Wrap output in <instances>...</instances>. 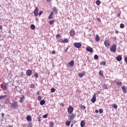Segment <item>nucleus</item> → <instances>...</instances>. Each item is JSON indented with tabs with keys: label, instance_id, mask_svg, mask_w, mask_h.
Segmentation results:
<instances>
[{
	"label": "nucleus",
	"instance_id": "1",
	"mask_svg": "<svg viewBox=\"0 0 127 127\" xmlns=\"http://www.w3.org/2000/svg\"><path fill=\"white\" fill-rule=\"evenodd\" d=\"M10 105H11V108L13 110H17V108H18V103L16 101L10 103Z\"/></svg>",
	"mask_w": 127,
	"mask_h": 127
},
{
	"label": "nucleus",
	"instance_id": "2",
	"mask_svg": "<svg viewBox=\"0 0 127 127\" xmlns=\"http://www.w3.org/2000/svg\"><path fill=\"white\" fill-rule=\"evenodd\" d=\"M117 50V45L116 44H113L111 47H110V51L111 52H116Z\"/></svg>",
	"mask_w": 127,
	"mask_h": 127
},
{
	"label": "nucleus",
	"instance_id": "3",
	"mask_svg": "<svg viewBox=\"0 0 127 127\" xmlns=\"http://www.w3.org/2000/svg\"><path fill=\"white\" fill-rule=\"evenodd\" d=\"M74 111V108L72 106H69L67 108V112L68 113V115H71L73 114V111Z\"/></svg>",
	"mask_w": 127,
	"mask_h": 127
},
{
	"label": "nucleus",
	"instance_id": "4",
	"mask_svg": "<svg viewBox=\"0 0 127 127\" xmlns=\"http://www.w3.org/2000/svg\"><path fill=\"white\" fill-rule=\"evenodd\" d=\"M68 117V118H69L68 119V120L69 121H73V120H74V118H75V117H76V114H74L72 113L71 114H69Z\"/></svg>",
	"mask_w": 127,
	"mask_h": 127
},
{
	"label": "nucleus",
	"instance_id": "5",
	"mask_svg": "<svg viewBox=\"0 0 127 127\" xmlns=\"http://www.w3.org/2000/svg\"><path fill=\"white\" fill-rule=\"evenodd\" d=\"M73 46L75 48H81V46H82V44L81 43H74Z\"/></svg>",
	"mask_w": 127,
	"mask_h": 127
},
{
	"label": "nucleus",
	"instance_id": "6",
	"mask_svg": "<svg viewBox=\"0 0 127 127\" xmlns=\"http://www.w3.org/2000/svg\"><path fill=\"white\" fill-rule=\"evenodd\" d=\"M74 61H71L69 63L67 64V67H69V68H72L74 66Z\"/></svg>",
	"mask_w": 127,
	"mask_h": 127
},
{
	"label": "nucleus",
	"instance_id": "7",
	"mask_svg": "<svg viewBox=\"0 0 127 127\" xmlns=\"http://www.w3.org/2000/svg\"><path fill=\"white\" fill-rule=\"evenodd\" d=\"M86 51H87V52H90V53H93V48L90 46L87 47L86 48Z\"/></svg>",
	"mask_w": 127,
	"mask_h": 127
},
{
	"label": "nucleus",
	"instance_id": "8",
	"mask_svg": "<svg viewBox=\"0 0 127 127\" xmlns=\"http://www.w3.org/2000/svg\"><path fill=\"white\" fill-rule=\"evenodd\" d=\"M26 74L27 76H30L31 75H32V71H31L30 69L27 70Z\"/></svg>",
	"mask_w": 127,
	"mask_h": 127
},
{
	"label": "nucleus",
	"instance_id": "9",
	"mask_svg": "<svg viewBox=\"0 0 127 127\" xmlns=\"http://www.w3.org/2000/svg\"><path fill=\"white\" fill-rule=\"evenodd\" d=\"M97 99L96 98V94H94L93 95L92 98L91 99V102L92 103H95L96 102Z\"/></svg>",
	"mask_w": 127,
	"mask_h": 127
},
{
	"label": "nucleus",
	"instance_id": "10",
	"mask_svg": "<svg viewBox=\"0 0 127 127\" xmlns=\"http://www.w3.org/2000/svg\"><path fill=\"white\" fill-rule=\"evenodd\" d=\"M34 14L35 16H37L38 15V8L36 7L34 11Z\"/></svg>",
	"mask_w": 127,
	"mask_h": 127
},
{
	"label": "nucleus",
	"instance_id": "11",
	"mask_svg": "<svg viewBox=\"0 0 127 127\" xmlns=\"http://www.w3.org/2000/svg\"><path fill=\"white\" fill-rule=\"evenodd\" d=\"M104 44H105L106 47H110V41H109L108 40H106L104 42Z\"/></svg>",
	"mask_w": 127,
	"mask_h": 127
},
{
	"label": "nucleus",
	"instance_id": "12",
	"mask_svg": "<svg viewBox=\"0 0 127 127\" xmlns=\"http://www.w3.org/2000/svg\"><path fill=\"white\" fill-rule=\"evenodd\" d=\"M116 60H117V61L120 62L123 60V57H122V56L119 55L117 57H116Z\"/></svg>",
	"mask_w": 127,
	"mask_h": 127
},
{
	"label": "nucleus",
	"instance_id": "13",
	"mask_svg": "<svg viewBox=\"0 0 127 127\" xmlns=\"http://www.w3.org/2000/svg\"><path fill=\"white\" fill-rule=\"evenodd\" d=\"M85 125H86V122H85V121L82 120L80 122V127H84Z\"/></svg>",
	"mask_w": 127,
	"mask_h": 127
},
{
	"label": "nucleus",
	"instance_id": "14",
	"mask_svg": "<svg viewBox=\"0 0 127 127\" xmlns=\"http://www.w3.org/2000/svg\"><path fill=\"white\" fill-rule=\"evenodd\" d=\"M122 89L123 90V93H124L125 94H126L127 91V87L126 86H122Z\"/></svg>",
	"mask_w": 127,
	"mask_h": 127
},
{
	"label": "nucleus",
	"instance_id": "15",
	"mask_svg": "<svg viewBox=\"0 0 127 127\" xmlns=\"http://www.w3.org/2000/svg\"><path fill=\"white\" fill-rule=\"evenodd\" d=\"M1 88L2 91H5V90H6V89L7 88V86L5 85H1Z\"/></svg>",
	"mask_w": 127,
	"mask_h": 127
},
{
	"label": "nucleus",
	"instance_id": "16",
	"mask_svg": "<svg viewBox=\"0 0 127 127\" xmlns=\"http://www.w3.org/2000/svg\"><path fill=\"white\" fill-rule=\"evenodd\" d=\"M7 97V95H0V100H4V99H6V97Z\"/></svg>",
	"mask_w": 127,
	"mask_h": 127
},
{
	"label": "nucleus",
	"instance_id": "17",
	"mask_svg": "<svg viewBox=\"0 0 127 127\" xmlns=\"http://www.w3.org/2000/svg\"><path fill=\"white\" fill-rule=\"evenodd\" d=\"M53 15H54V13H53V12H51L49 16V19H52V18H53Z\"/></svg>",
	"mask_w": 127,
	"mask_h": 127
},
{
	"label": "nucleus",
	"instance_id": "18",
	"mask_svg": "<svg viewBox=\"0 0 127 127\" xmlns=\"http://www.w3.org/2000/svg\"><path fill=\"white\" fill-rule=\"evenodd\" d=\"M53 10L54 12L58 13V9H57V8H56V7H53Z\"/></svg>",
	"mask_w": 127,
	"mask_h": 127
},
{
	"label": "nucleus",
	"instance_id": "19",
	"mask_svg": "<svg viewBox=\"0 0 127 127\" xmlns=\"http://www.w3.org/2000/svg\"><path fill=\"white\" fill-rule=\"evenodd\" d=\"M62 43H67L68 42V39L66 38H64V40L61 41Z\"/></svg>",
	"mask_w": 127,
	"mask_h": 127
},
{
	"label": "nucleus",
	"instance_id": "20",
	"mask_svg": "<svg viewBox=\"0 0 127 127\" xmlns=\"http://www.w3.org/2000/svg\"><path fill=\"white\" fill-rule=\"evenodd\" d=\"M70 35L71 36H74V35H75V31L73 30H71L70 32Z\"/></svg>",
	"mask_w": 127,
	"mask_h": 127
},
{
	"label": "nucleus",
	"instance_id": "21",
	"mask_svg": "<svg viewBox=\"0 0 127 127\" xmlns=\"http://www.w3.org/2000/svg\"><path fill=\"white\" fill-rule=\"evenodd\" d=\"M26 120L28 122H31V117L30 116H27Z\"/></svg>",
	"mask_w": 127,
	"mask_h": 127
},
{
	"label": "nucleus",
	"instance_id": "22",
	"mask_svg": "<svg viewBox=\"0 0 127 127\" xmlns=\"http://www.w3.org/2000/svg\"><path fill=\"white\" fill-rule=\"evenodd\" d=\"M45 104V100H42L40 102V105H41V106H43V105H44Z\"/></svg>",
	"mask_w": 127,
	"mask_h": 127
},
{
	"label": "nucleus",
	"instance_id": "23",
	"mask_svg": "<svg viewBox=\"0 0 127 127\" xmlns=\"http://www.w3.org/2000/svg\"><path fill=\"white\" fill-rule=\"evenodd\" d=\"M102 88L103 90H107L108 89V85H107L106 84H103Z\"/></svg>",
	"mask_w": 127,
	"mask_h": 127
},
{
	"label": "nucleus",
	"instance_id": "24",
	"mask_svg": "<svg viewBox=\"0 0 127 127\" xmlns=\"http://www.w3.org/2000/svg\"><path fill=\"white\" fill-rule=\"evenodd\" d=\"M95 40L96 41H100V37L99 36V35L97 34L96 35Z\"/></svg>",
	"mask_w": 127,
	"mask_h": 127
},
{
	"label": "nucleus",
	"instance_id": "25",
	"mask_svg": "<svg viewBox=\"0 0 127 127\" xmlns=\"http://www.w3.org/2000/svg\"><path fill=\"white\" fill-rule=\"evenodd\" d=\"M24 99V95H22V97H20V103H22L23 102V100Z\"/></svg>",
	"mask_w": 127,
	"mask_h": 127
},
{
	"label": "nucleus",
	"instance_id": "26",
	"mask_svg": "<svg viewBox=\"0 0 127 127\" xmlns=\"http://www.w3.org/2000/svg\"><path fill=\"white\" fill-rule=\"evenodd\" d=\"M70 124H71V121H66L65 122V125L67 127H69V126H70Z\"/></svg>",
	"mask_w": 127,
	"mask_h": 127
},
{
	"label": "nucleus",
	"instance_id": "27",
	"mask_svg": "<svg viewBox=\"0 0 127 127\" xmlns=\"http://www.w3.org/2000/svg\"><path fill=\"white\" fill-rule=\"evenodd\" d=\"M117 85H118V86H122L123 85V82L118 81L116 82Z\"/></svg>",
	"mask_w": 127,
	"mask_h": 127
},
{
	"label": "nucleus",
	"instance_id": "28",
	"mask_svg": "<svg viewBox=\"0 0 127 127\" xmlns=\"http://www.w3.org/2000/svg\"><path fill=\"white\" fill-rule=\"evenodd\" d=\"M56 38H57V39H60V38H61V35L60 34H57V35H56Z\"/></svg>",
	"mask_w": 127,
	"mask_h": 127
},
{
	"label": "nucleus",
	"instance_id": "29",
	"mask_svg": "<svg viewBox=\"0 0 127 127\" xmlns=\"http://www.w3.org/2000/svg\"><path fill=\"white\" fill-rule=\"evenodd\" d=\"M96 4H97V5H100V4H101V1H100L99 0H97L96 2Z\"/></svg>",
	"mask_w": 127,
	"mask_h": 127
},
{
	"label": "nucleus",
	"instance_id": "30",
	"mask_svg": "<svg viewBox=\"0 0 127 127\" xmlns=\"http://www.w3.org/2000/svg\"><path fill=\"white\" fill-rule=\"evenodd\" d=\"M99 74L100 76H102V77H103L104 76V74L103 73V71H102V70H100L99 71Z\"/></svg>",
	"mask_w": 127,
	"mask_h": 127
},
{
	"label": "nucleus",
	"instance_id": "31",
	"mask_svg": "<svg viewBox=\"0 0 127 127\" xmlns=\"http://www.w3.org/2000/svg\"><path fill=\"white\" fill-rule=\"evenodd\" d=\"M94 58L95 60H98L99 59V56L97 55H95L94 56Z\"/></svg>",
	"mask_w": 127,
	"mask_h": 127
},
{
	"label": "nucleus",
	"instance_id": "32",
	"mask_svg": "<svg viewBox=\"0 0 127 127\" xmlns=\"http://www.w3.org/2000/svg\"><path fill=\"white\" fill-rule=\"evenodd\" d=\"M100 65H102L103 66H106V63H105V62H101L100 63Z\"/></svg>",
	"mask_w": 127,
	"mask_h": 127
},
{
	"label": "nucleus",
	"instance_id": "33",
	"mask_svg": "<svg viewBox=\"0 0 127 127\" xmlns=\"http://www.w3.org/2000/svg\"><path fill=\"white\" fill-rule=\"evenodd\" d=\"M30 28L33 30L35 29V25H34V24H32L31 25Z\"/></svg>",
	"mask_w": 127,
	"mask_h": 127
},
{
	"label": "nucleus",
	"instance_id": "34",
	"mask_svg": "<svg viewBox=\"0 0 127 127\" xmlns=\"http://www.w3.org/2000/svg\"><path fill=\"white\" fill-rule=\"evenodd\" d=\"M47 117H48V114H46L45 115L43 116V118L44 119H47Z\"/></svg>",
	"mask_w": 127,
	"mask_h": 127
},
{
	"label": "nucleus",
	"instance_id": "35",
	"mask_svg": "<svg viewBox=\"0 0 127 127\" xmlns=\"http://www.w3.org/2000/svg\"><path fill=\"white\" fill-rule=\"evenodd\" d=\"M34 77H35L36 79H37V78H38V73L37 72H36L35 73Z\"/></svg>",
	"mask_w": 127,
	"mask_h": 127
},
{
	"label": "nucleus",
	"instance_id": "36",
	"mask_svg": "<svg viewBox=\"0 0 127 127\" xmlns=\"http://www.w3.org/2000/svg\"><path fill=\"white\" fill-rule=\"evenodd\" d=\"M53 126H54V123L53 122H51L50 123V127H53Z\"/></svg>",
	"mask_w": 127,
	"mask_h": 127
},
{
	"label": "nucleus",
	"instance_id": "37",
	"mask_svg": "<svg viewBox=\"0 0 127 127\" xmlns=\"http://www.w3.org/2000/svg\"><path fill=\"white\" fill-rule=\"evenodd\" d=\"M54 22H55V21L54 20H51V21H50L49 22V23L50 24H53V23H54Z\"/></svg>",
	"mask_w": 127,
	"mask_h": 127
},
{
	"label": "nucleus",
	"instance_id": "38",
	"mask_svg": "<svg viewBox=\"0 0 127 127\" xmlns=\"http://www.w3.org/2000/svg\"><path fill=\"white\" fill-rule=\"evenodd\" d=\"M99 112V114H103V113H104V111L102 109H100Z\"/></svg>",
	"mask_w": 127,
	"mask_h": 127
},
{
	"label": "nucleus",
	"instance_id": "39",
	"mask_svg": "<svg viewBox=\"0 0 127 127\" xmlns=\"http://www.w3.org/2000/svg\"><path fill=\"white\" fill-rule=\"evenodd\" d=\"M42 99V97L40 95H39L38 97V101H41V100Z\"/></svg>",
	"mask_w": 127,
	"mask_h": 127
},
{
	"label": "nucleus",
	"instance_id": "40",
	"mask_svg": "<svg viewBox=\"0 0 127 127\" xmlns=\"http://www.w3.org/2000/svg\"><path fill=\"white\" fill-rule=\"evenodd\" d=\"M125 27V25L123 23L120 24V28H124Z\"/></svg>",
	"mask_w": 127,
	"mask_h": 127
},
{
	"label": "nucleus",
	"instance_id": "41",
	"mask_svg": "<svg viewBox=\"0 0 127 127\" xmlns=\"http://www.w3.org/2000/svg\"><path fill=\"white\" fill-rule=\"evenodd\" d=\"M5 103L6 104H8V103H9V98L6 99Z\"/></svg>",
	"mask_w": 127,
	"mask_h": 127
},
{
	"label": "nucleus",
	"instance_id": "42",
	"mask_svg": "<svg viewBox=\"0 0 127 127\" xmlns=\"http://www.w3.org/2000/svg\"><path fill=\"white\" fill-rule=\"evenodd\" d=\"M51 92L52 93H54V92H55V89L54 88H51Z\"/></svg>",
	"mask_w": 127,
	"mask_h": 127
},
{
	"label": "nucleus",
	"instance_id": "43",
	"mask_svg": "<svg viewBox=\"0 0 127 127\" xmlns=\"http://www.w3.org/2000/svg\"><path fill=\"white\" fill-rule=\"evenodd\" d=\"M28 127H32V124L31 123H30L27 125Z\"/></svg>",
	"mask_w": 127,
	"mask_h": 127
},
{
	"label": "nucleus",
	"instance_id": "44",
	"mask_svg": "<svg viewBox=\"0 0 127 127\" xmlns=\"http://www.w3.org/2000/svg\"><path fill=\"white\" fill-rule=\"evenodd\" d=\"M78 76L80 77V78H82V77H83V74H82L81 73H80L78 74Z\"/></svg>",
	"mask_w": 127,
	"mask_h": 127
},
{
	"label": "nucleus",
	"instance_id": "45",
	"mask_svg": "<svg viewBox=\"0 0 127 127\" xmlns=\"http://www.w3.org/2000/svg\"><path fill=\"white\" fill-rule=\"evenodd\" d=\"M35 86V85L34 84H32L31 85L30 88H31L32 89H33V88H34Z\"/></svg>",
	"mask_w": 127,
	"mask_h": 127
},
{
	"label": "nucleus",
	"instance_id": "46",
	"mask_svg": "<svg viewBox=\"0 0 127 127\" xmlns=\"http://www.w3.org/2000/svg\"><path fill=\"white\" fill-rule=\"evenodd\" d=\"M81 109H83V110H86V107H85V106H81Z\"/></svg>",
	"mask_w": 127,
	"mask_h": 127
},
{
	"label": "nucleus",
	"instance_id": "47",
	"mask_svg": "<svg viewBox=\"0 0 127 127\" xmlns=\"http://www.w3.org/2000/svg\"><path fill=\"white\" fill-rule=\"evenodd\" d=\"M113 107L114 109H118V106L116 104L114 105Z\"/></svg>",
	"mask_w": 127,
	"mask_h": 127
},
{
	"label": "nucleus",
	"instance_id": "48",
	"mask_svg": "<svg viewBox=\"0 0 127 127\" xmlns=\"http://www.w3.org/2000/svg\"><path fill=\"white\" fill-rule=\"evenodd\" d=\"M82 76H85V75H86V72L85 71H83L82 73H81Z\"/></svg>",
	"mask_w": 127,
	"mask_h": 127
},
{
	"label": "nucleus",
	"instance_id": "49",
	"mask_svg": "<svg viewBox=\"0 0 127 127\" xmlns=\"http://www.w3.org/2000/svg\"><path fill=\"white\" fill-rule=\"evenodd\" d=\"M43 13V11H41L39 13V15H41V14H42Z\"/></svg>",
	"mask_w": 127,
	"mask_h": 127
},
{
	"label": "nucleus",
	"instance_id": "50",
	"mask_svg": "<svg viewBox=\"0 0 127 127\" xmlns=\"http://www.w3.org/2000/svg\"><path fill=\"white\" fill-rule=\"evenodd\" d=\"M68 49H69V47H67L64 50V52H67L68 51Z\"/></svg>",
	"mask_w": 127,
	"mask_h": 127
},
{
	"label": "nucleus",
	"instance_id": "51",
	"mask_svg": "<svg viewBox=\"0 0 127 127\" xmlns=\"http://www.w3.org/2000/svg\"><path fill=\"white\" fill-rule=\"evenodd\" d=\"M36 94H37V95H40V91H38L36 92Z\"/></svg>",
	"mask_w": 127,
	"mask_h": 127
},
{
	"label": "nucleus",
	"instance_id": "52",
	"mask_svg": "<svg viewBox=\"0 0 127 127\" xmlns=\"http://www.w3.org/2000/svg\"><path fill=\"white\" fill-rule=\"evenodd\" d=\"M38 122H41V117H39Z\"/></svg>",
	"mask_w": 127,
	"mask_h": 127
},
{
	"label": "nucleus",
	"instance_id": "53",
	"mask_svg": "<svg viewBox=\"0 0 127 127\" xmlns=\"http://www.w3.org/2000/svg\"><path fill=\"white\" fill-rule=\"evenodd\" d=\"M125 62H126V63H127V57H126V58H125Z\"/></svg>",
	"mask_w": 127,
	"mask_h": 127
},
{
	"label": "nucleus",
	"instance_id": "54",
	"mask_svg": "<svg viewBox=\"0 0 127 127\" xmlns=\"http://www.w3.org/2000/svg\"><path fill=\"white\" fill-rule=\"evenodd\" d=\"M97 20H98V21H99V22H101V19H100V18H97Z\"/></svg>",
	"mask_w": 127,
	"mask_h": 127
},
{
	"label": "nucleus",
	"instance_id": "55",
	"mask_svg": "<svg viewBox=\"0 0 127 127\" xmlns=\"http://www.w3.org/2000/svg\"><path fill=\"white\" fill-rule=\"evenodd\" d=\"M95 113H96V114H98V113H99V110H95Z\"/></svg>",
	"mask_w": 127,
	"mask_h": 127
},
{
	"label": "nucleus",
	"instance_id": "56",
	"mask_svg": "<svg viewBox=\"0 0 127 127\" xmlns=\"http://www.w3.org/2000/svg\"><path fill=\"white\" fill-rule=\"evenodd\" d=\"M56 52L55 51L53 50L52 52V54H55Z\"/></svg>",
	"mask_w": 127,
	"mask_h": 127
},
{
	"label": "nucleus",
	"instance_id": "57",
	"mask_svg": "<svg viewBox=\"0 0 127 127\" xmlns=\"http://www.w3.org/2000/svg\"><path fill=\"white\" fill-rule=\"evenodd\" d=\"M20 75H22V76L23 75V72L21 71L20 72Z\"/></svg>",
	"mask_w": 127,
	"mask_h": 127
},
{
	"label": "nucleus",
	"instance_id": "58",
	"mask_svg": "<svg viewBox=\"0 0 127 127\" xmlns=\"http://www.w3.org/2000/svg\"><path fill=\"white\" fill-rule=\"evenodd\" d=\"M0 29H2V26L0 25Z\"/></svg>",
	"mask_w": 127,
	"mask_h": 127
},
{
	"label": "nucleus",
	"instance_id": "59",
	"mask_svg": "<svg viewBox=\"0 0 127 127\" xmlns=\"http://www.w3.org/2000/svg\"><path fill=\"white\" fill-rule=\"evenodd\" d=\"M121 16V14L120 13H118V17H120Z\"/></svg>",
	"mask_w": 127,
	"mask_h": 127
},
{
	"label": "nucleus",
	"instance_id": "60",
	"mask_svg": "<svg viewBox=\"0 0 127 127\" xmlns=\"http://www.w3.org/2000/svg\"><path fill=\"white\" fill-rule=\"evenodd\" d=\"M116 33H119V31L116 30Z\"/></svg>",
	"mask_w": 127,
	"mask_h": 127
},
{
	"label": "nucleus",
	"instance_id": "61",
	"mask_svg": "<svg viewBox=\"0 0 127 127\" xmlns=\"http://www.w3.org/2000/svg\"><path fill=\"white\" fill-rule=\"evenodd\" d=\"M3 116H4V114L2 113V117H3Z\"/></svg>",
	"mask_w": 127,
	"mask_h": 127
},
{
	"label": "nucleus",
	"instance_id": "62",
	"mask_svg": "<svg viewBox=\"0 0 127 127\" xmlns=\"http://www.w3.org/2000/svg\"><path fill=\"white\" fill-rule=\"evenodd\" d=\"M48 2H49L50 1V0H46Z\"/></svg>",
	"mask_w": 127,
	"mask_h": 127
},
{
	"label": "nucleus",
	"instance_id": "63",
	"mask_svg": "<svg viewBox=\"0 0 127 127\" xmlns=\"http://www.w3.org/2000/svg\"><path fill=\"white\" fill-rule=\"evenodd\" d=\"M62 106L63 107H64V104H62Z\"/></svg>",
	"mask_w": 127,
	"mask_h": 127
},
{
	"label": "nucleus",
	"instance_id": "64",
	"mask_svg": "<svg viewBox=\"0 0 127 127\" xmlns=\"http://www.w3.org/2000/svg\"><path fill=\"white\" fill-rule=\"evenodd\" d=\"M70 127H73V124H71V125H70Z\"/></svg>",
	"mask_w": 127,
	"mask_h": 127
}]
</instances>
